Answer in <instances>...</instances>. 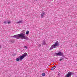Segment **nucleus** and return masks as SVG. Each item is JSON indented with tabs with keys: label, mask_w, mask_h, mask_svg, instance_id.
<instances>
[{
	"label": "nucleus",
	"mask_w": 77,
	"mask_h": 77,
	"mask_svg": "<svg viewBox=\"0 0 77 77\" xmlns=\"http://www.w3.org/2000/svg\"><path fill=\"white\" fill-rule=\"evenodd\" d=\"M56 56H63V53L61 51L58 53H57L55 54Z\"/></svg>",
	"instance_id": "nucleus-5"
},
{
	"label": "nucleus",
	"mask_w": 77,
	"mask_h": 77,
	"mask_svg": "<svg viewBox=\"0 0 77 77\" xmlns=\"http://www.w3.org/2000/svg\"><path fill=\"white\" fill-rule=\"evenodd\" d=\"M14 40H11V42H12V43H14Z\"/></svg>",
	"instance_id": "nucleus-13"
},
{
	"label": "nucleus",
	"mask_w": 77,
	"mask_h": 77,
	"mask_svg": "<svg viewBox=\"0 0 77 77\" xmlns=\"http://www.w3.org/2000/svg\"><path fill=\"white\" fill-rule=\"evenodd\" d=\"M27 56V54H26V53H25L22 56H21L20 57V60H22V59H23L25 57Z\"/></svg>",
	"instance_id": "nucleus-6"
},
{
	"label": "nucleus",
	"mask_w": 77,
	"mask_h": 77,
	"mask_svg": "<svg viewBox=\"0 0 77 77\" xmlns=\"http://www.w3.org/2000/svg\"><path fill=\"white\" fill-rule=\"evenodd\" d=\"M59 44H60V42L58 41L56 42H55L54 44H53L51 46L50 50H52V49L56 48L57 46H59L60 45Z\"/></svg>",
	"instance_id": "nucleus-2"
},
{
	"label": "nucleus",
	"mask_w": 77,
	"mask_h": 77,
	"mask_svg": "<svg viewBox=\"0 0 77 77\" xmlns=\"http://www.w3.org/2000/svg\"><path fill=\"white\" fill-rule=\"evenodd\" d=\"M20 58H19V57H18L17 59H16L17 61H20Z\"/></svg>",
	"instance_id": "nucleus-11"
},
{
	"label": "nucleus",
	"mask_w": 77,
	"mask_h": 77,
	"mask_svg": "<svg viewBox=\"0 0 77 77\" xmlns=\"http://www.w3.org/2000/svg\"><path fill=\"white\" fill-rule=\"evenodd\" d=\"M45 15V13L44 12H42V14H41V18H43L44 17Z\"/></svg>",
	"instance_id": "nucleus-7"
},
{
	"label": "nucleus",
	"mask_w": 77,
	"mask_h": 77,
	"mask_svg": "<svg viewBox=\"0 0 77 77\" xmlns=\"http://www.w3.org/2000/svg\"><path fill=\"white\" fill-rule=\"evenodd\" d=\"M24 47L26 49H27V46H24Z\"/></svg>",
	"instance_id": "nucleus-15"
},
{
	"label": "nucleus",
	"mask_w": 77,
	"mask_h": 77,
	"mask_svg": "<svg viewBox=\"0 0 77 77\" xmlns=\"http://www.w3.org/2000/svg\"><path fill=\"white\" fill-rule=\"evenodd\" d=\"M4 24H7V22L5 21L4 23Z\"/></svg>",
	"instance_id": "nucleus-17"
},
{
	"label": "nucleus",
	"mask_w": 77,
	"mask_h": 77,
	"mask_svg": "<svg viewBox=\"0 0 77 77\" xmlns=\"http://www.w3.org/2000/svg\"><path fill=\"white\" fill-rule=\"evenodd\" d=\"M29 31H27L26 32V35H28V34H29Z\"/></svg>",
	"instance_id": "nucleus-14"
},
{
	"label": "nucleus",
	"mask_w": 77,
	"mask_h": 77,
	"mask_svg": "<svg viewBox=\"0 0 77 77\" xmlns=\"http://www.w3.org/2000/svg\"><path fill=\"white\" fill-rule=\"evenodd\" d=\"M56 66H54L51 69V70H52L54 69H55V68H56Z\"/></svg>",
	"instance_id": "nucleus-10"
},
{
	"label": "nucleus",
	"mask_w": 77,
	"mask_h": 77,
	"mask_svg": "<svg viewBox=\"0 0 77 77\" xmlns=\"http://www.w3.org/2000/svg\"><path fill=\"white\" fill-rule=\"evenodd\" d=\"M14 55L15 56V55L14 54Z\"/></svg>",
	"instance_id": "nucleus-21"
},
{
	"label": "nucleus",
	"mask_w": 77,
	"mask_h": 77,
	"mask_svg": "<svg viewBox=\"0 0 77 77\" xmlns=\"http://www.w3.org/2000/svg\"><path fill=\"white\" fill-rule=\"evenodd\" d=\"M38 47H41V45H38Z\"/></svg>",
	"instance_id": "nucleus-19"
},
{
	"label": "nucleus",
	"mask_w": 77,
	"mask_h": 77,
	"mask_svg": "<svg viewBox=\"0 0 77 77\" xmlns=\"http://www.w3.org/2000/svg\"><path fill=\"white\" fill-rule=\"evenodd\" d=\"M42 45H45V41H43L42 43Z\"/></svg>",
	"instance_id": "nucleus-8"
},
{
	"label": "nucleus",
	"mask_w": 77,
	"mask_h": 77,
	"mask_svg": "<svg viewBox=\"0 0 77 77\" xmlns=\"http://www.w3.org/2000/svg\"><path fill=\"white\" fill-rule=\"evenodd\" d=\"M74 73L72 72H68L66 76V77H71L72 75H73Z\"/></svg>",
	"instance_id": "nucleus-3"
},
{
	"label": "nucleus",
	"mask_w": 77,
	"mask_h": 77,
	"mask_svg": "<svg viewBox=\"0 0 77 77\" xmlns=\"http://www.w3.org/2000/svg\"><path fill=\"white\" fill-rule=\"evenodd\" d=\"M1 47H2V46L0 45V48H1Z\"/></svg>",
	"instance_id": "nucleus-20"
},
{
	"label": "nucleus",
	"mask_w": 77,
	"mask_h": 77,
	"mask_svg": "<svg viewBox=\"0 0 77 77\" xmlns=\"http://www.w3.org/2000/svg\"><path fill=\"white\" fill-rule=\"evenodd\" d=\"M11 23V22L10 21H9L8 22V24H9V23Z\"/></svg>",
	"instance_id": "nucleus-16"
},
{
	"label": "nucleus",
	"mask_w": 77,
	"mask_h": 77,
	"mask_svg": "<svg viewBox=\"0 0 77 77\" xmlns=\"http://www.w3.org/2000/svg\"><path fill=\"white\" fill-rule=\"evenodd\" d=\"M74 73L72 72H68L66 76V77H71L72 75H73Z\"/></svg>",
	"instance_id": "nucleus-4"
},
{
	"label": "nucleus",
	"mask_w": 77,
	"mask_h": 77,
	"mask_svg": "<svg viewBox=\"0 0 77 77\" xmlns=\"http://www.w3.org/2000/svg\"><path fill=\"white\" fill-rule=\"evenodd\" d=\"M42 76H45V73H43L42 74Z\"/></svg>",
	"instance_id": "nucleus-12"
},
{
	"label": "nucleus",
	"mask_w": 77,
	"mask_h": 77,
	"mask_svg": "<svg viewBox=\"0 0 77 77\" xmlns=\"http://www.w3.org/2000/svg\"><path fill=\"white\" fill-rule=\"evenodd\" d=\"M13 55H14V54Z\"/></svg>",
	"instance_id": "nucleus-22"
},
{
	"label": "nucleus",
	"mask_w": 77,
	"mask_h": 77,
	"mask_svg": "<svg viewBox=\"0 0 77 77\" xmlns=\"http://www.w3.org/2000/svg\"><path fill=\"white\" fill-rule=\"evenodd\" d=\"M22 22H23V21L20 20V21H19V22H16V23L18 24L19 23H22Z\"/></svg>",
	"instance_id": "nucleus-9"
},
{
	"label": "nucleus",
	"mask_w": 77,
	"mask_h": 77,
	"mask_svg": "<svg viewBox=\"0 0 77 77\" xmlns=\"http://www.w3.org/2000/svg\"><path fill=\"white\" fill-rule=\"evenodd\" d=\"M13 38L18 39H26V40H29V38L26 36L25 35V32L21 33L20 34H18L13 36Z\"/></svg>",
	"instance_id": "nucleus-1"
},
{
	"label": "nucleus",
	"mask_w": 77,
	"mask_h": 77,
	"mask_svg": "<svg viewBox=\"0 0 77 77\" xmlns=\"http://www.w3.org/2000/svg\"><path fill=\"white\" fill-rule=\"evenodd\" d=\"M63 58H62L60 60V61H61V60H63Z\"/></svg>",
	"instance_id": "nucleus-18"
}]
</instances>
